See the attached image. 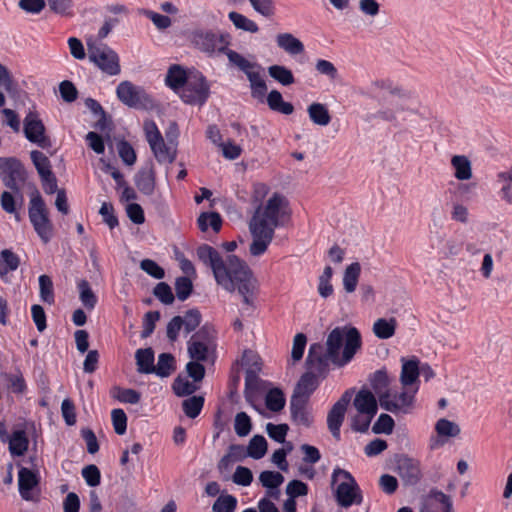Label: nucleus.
Returning <instances> with one entry per match:
<instances>
[{"label":"nucleus","instance_id":"obj_1","mask_svg":"<svg viewBox=\"0 0 512 512\" xmlns=\"http://www.w3.org/2000/svg\"><path fill=\"white\" fill-rule=\"evenodd\" d=\"M199 260L209 267L216 283L227 292L237 291L246 305H253L259 283L250 267L236 255L221 256L207 244L196 250Z\"/></svg>","mask_w":512,"mask_h":512},{"label":"nucleus","instance_id":"obj_2","mask_svg":"<svg viewBox=\"0 0 512 512\" xmlns=\"http://www.w3.org/2000/svg\"><path fill=\"white\" fill-rule=\"evenodd\" d=\"M289 200L281 193L274 192L268 200L259 204L249 222L253 241L249 251L253 256L264 254L274 238L275 228L289 220Z\"/></svg>","mask_w":512,"mask_h":512},{"label":"nucleus","instance_id":"obj_3","mask_svg":"<svg viewBox=\"0 0 512 512\" xmlns=\"http://www.w3.org/2000/svg\"><path fill=\"white\" fill-rule=\"evenodd\" d=\"M378 398L372 391L362 388L353 400L357 413L352 418L351 427L354 431L364 433L368 430L378 411Z\"/></svg>","mask_w":512,"mask_h":512},{"label":"nucleus","instance_id":"obj_4","mask_svg":"<svg viewBox=\"0 0 512 512\" xmlns=\"http://www.w3.org/2000/svg\"><path fill=\"white\" fill-rule=\"evenodd\" d=\"M326 352H357L362 347L359 330L350 325L336 326L326 338Z\"/></svg>","mask_w":512,"mask_h":512},{"label":"nucleus","instance_id":"obj_5","mask_svg":"<svg viewBox=\"0 0 512 512\" xmlns=\"http://www.w3.org/2000/svg\"><path fill=\"white\" fill-rule=\"evenodd\" d=\"M331 479L332 484L337 485L335 498L341 507L348 508L354 504H361L362 495L360 488L350 472L341 468H335Z\"/></svg>","mask_w":512,"mask_h":512},{"label":"nucleus","instance_id":"obj_6","mask_svg":"<svg viewBox=\"0 0 512 512\" xmlns=\"http://www.w3.org/2000/svg\"><path fill=\"white\" fill-rule=\"evenodd\" d=\"M28 214L37 235L44 243H48L53 235V225L49 219L48 208L37 189L31 194Z\"/></svg>","mask_w":512,"mask_h":512},{"label":"nucleus","instance_id":"obj_7","mask_svg":"<svg viewBox=\"0 0 512 512\" xmlns=\"http://www.w3.org/2000/svg\"><path fill=\"white\" fill-rule=\"evenodd\" d=\"M89 60L104 73L115 76L121 72L118 54L105 44H97L89 39L87 41Z\"/></svg>","mask_w":512,"mask_h":512},{"label":"nucleus","instance_id":"obj_8","mask_svg":"<svg viewBox=\"0 0 512 512\" xmlns=\"http://www.w3.org/2000/svg\"><path fill=\"white\" fill-rule=\"evenodd\" d=\"M418 387H403L401 391L389 389V392L380 397L379 405L382 409L393 414H408L414 405Z\"/></svg>","mask_w":512,"mask_h":512},{"label":"nucleus","instance_id":"obj_9","mask_svg":"<svg viewBox=\"0 0 512 512\" xmlns=\"http://www.w3.org/2000/svg\"><path fill=\"white\" fill-rule=\"evenodd\" d=\"M190 41L195 48L208 55L224 52L228 45L227 36L213 30L198 28L190 33Z\"/></svg>","mask_w":512,"mask_h":512},{"label":"nucleus","instance_id":"obj_10","mask_svg":"<svg viewBox=\"0 0 512 512\" xmlns=\"http://www.w3.org/2000/svg\"><path fill=\"white\" fill-rule=\"evenodd\" d=\"M210 94V87L205 77L199 72L190 73L188 81L182 87L180 97L185 103L203 105Z\"/></svg>","mask_w":512,"mask_h":512},{"label":"nucleus","instance_id":"obj_11","mask_svg":"<svg viewBox=\"0 0 512 512\" xmlns=\"http://www.w3.org/2000/svg\"><path fill=\"white\" fill-rule=\"evenodd\" d=\"M24 134L30 142L37 144L42 149L52 146L50 138L45 134L44 124L33 112L28 113L24 119Z\"/></svg>","mask_w":512,"mask_h":512},{"label":"nucleus","instance_id":"obj_12","mask_svg":"<svg viewBox=\"0 0 512 512\" xmlns=\"http://www.w3.org/2000/svg\"><path fill=\"white\" fill-rule=\"evenodd\" d=\"M217 348L216 331L213 327L204 325L191 336L187 352H215Z\"/></svg>","mask_w":512,"mask_h":512},{"label":"nucleus","instance_id":"obj_13","mask_svg":"<svg viewBox=\"0 0 512 512\" xmlns=\"http://www.w3.org/2000/svg\"><path fill=\"white\" fill-rule=\"evenodd\" d=\"M351 399V393L346 391L342 397L332 406L327 415V425L334 438H340V428L345 418L347 406Z\"/></svg>","mask_w":512,"mask_h":512},{"label":"nucleus","instance_id":"obj_14","mask_svg":"<svg viewBox=\"0 0 512 512\" xmlns=\"http://www.w3.org/2000/svg\"><path fill=\"white\" fill-rule=\"evenodd\" d=\"M116 93L123 104L133 108L141 106L148 100L146 93L130 81L121 82L117 86Z\"/></svg>","mask_w":512,"mask_h":512},{"label":"nucleus","instance_id":"obj_15","mask_svg":"<svg viewBox=\"0 0 512 512\" xmlns=\"http://www.w3.org/2000/svg\"><path fill=\"white\" fill-rule=\"evenodd\" d=\"M397 473L406 485H416L421 478V469L418 461L401 457L397 461Z\"/></svg>","mask_w":512,"mask_h":512},{"label":"nucleus","instance_id":"obj_16","mask_svg":"<svg viewBox=\"0 0 512 512\" xmlns=\"http://www.w3.org/2000/svg\"><path fill=\"white\" fill-rule=\"evenodd\" d=\"M421 512H453V503L442 491L431 490Z\"/></svg>","mask_w":512,"mask_h":512},{"label":"nucleus","instance_id":"obj_17","mask_svg":"<svg viewBox=\"0 0 512 512\" xmlns=\"http://www.w3.org/2000/svg\"><path fill=\"white\" fill-rule=\"evenodd\" d=\"M308 400L291 397L290 411L291 417L295 424L308 427L313 421L310 410L307 406Z\"/></svg>","mask_w":512,"mask_h":512},{"label":"nucleus","instance_id":"obj_18","mask_svg":"<svg viewBox=\"0 0 512 512\" xmlns=\"http://www.w3.org/2000/svg\"><path fill=\"white\" fill-rule=\"evenodd\" d=\"M420 376L419 361L416 358L405 360L402 358V370L400 381L403 387H418V378Z\"/></svg>","mask_w":512,"mask_h":512},{"label":"nucleus","instance_id":"obj_19","mask_svg":"<svg viewBox=\"0 0 512 512\" xmlns=\"http://www.w3.org/2000/svg\"><path fill=\"white\" fill-rule=\"evenodd\" d=\"M38 484L37 475L28 468H20L18 472L19 493L24 500L33 499V490Z\"/></svg>","mask_w":512,"mask_h":512},{"label":"nucleus","instance_id":"obj_20","mask_svg":"<svg viewBox=\"0 0 512 512\" xmlns=\"http://www.w3.org/2000/svg\"><path fill=\"white\" fill-rule=\"evenodd\" d=\"M192 360L187 363L186 370L188 375L195 381H201L205 375L204 363L215 360V354H190Z\"/></svg>","mask_w":512,"mask_h":512},{"label":"nucleus","instance_id":"obj_21","mask_svg":"<svg viewBox=\"0 0 512 512\" xmlns=\"http://www.w3.org/2000/svg\"><path fill=\"white\" fill-rule=\"evenodd\" d=\"M0 177L4 178H26V171L19 160L16 158L0 157Z\"/></svg>","mask_w":512,"mask_h":512},{"label":"nucleus","instance_id":"obj_22","mask_svg":"<svg viewBox=\"0 0 512 512\" xmlns=\"http://www.w3.org/2000/svg\"><path fill=\"white\" fill-rule=\"evenodd\" d=\"M135 184L140 192L152 195L155 190V171L153 167L142 168L135 176Z\"/></svg>","mask_w":512,"mask_h":512},{"label":"nucleus","instance_id":"obj_23","mask_svg":"<svg viewBox=\"0 0 512 512\" xmlns=\"http://www.w3.org/2000/svg\"><path fill=\"white\" fill-rule=\"evenodd\" d=\"M454 177L458 181H468L473 177L472 163L465 155H454L451 158Z\"/></svg>","mask_w":512,"mask_h":512},{"label":"nucleus","instance_id":"obj_24","mask_svg":"<svg viewBox=\"0 0 512 512\" xmlns=\"http://www.w3.org/2000/svg\"><path fill=\"white\" fill-rule=\"evenodd\" d=\"M318 385L317 377L311 372H305L298 381L292 397L308 400Z\"/></svg>","mask_w":512,"mask_h":512},{"label":"nucleus","instance_id":"obj_25","mask_svg":"<svg viewBox=\"0 0 512 512\" xmlns=\"http://www.w3.org/2000/svg\"><path fill=\"white\" fill-rule=\"evenodd\" d=\"M278 47L290 55H298L304 52L303 43L291 33H279L276 36Z\"/></svg>","mask_w":512,"mask_h":512},{"label":"nucleus","instance_id":"obj_26","mask_svg":"<svg viewBox=\"0 0 512 512\" xmlns=\"http://www.w3.org/2000/svg\"><path fill=\"white\" fill-rule=\"evenodd\" d=\"M188 76L180 65L174 64L168 69L165 82L172 90L178 92L188 81Z\"/></svg>","mask_w":512,"mask_h":512},{"label":"nucleus","instance_id":"obj_27","mask_svg":"<svg viewBox=\"0 0 512 512\" xmlns=\"http://www.w3.org/2000/svg\"><path fill=\"white\" fill-rule=\"evenodd\" d=\"M369 382L374 391V395L377 396L378 400H380L382 395L389 392L390 379L386 370L379 369L372 373L369 377Z\"/></svg>","mask_w":512,"mask_h":512},{"label":"nucleus","instance_id":"obj_28","mask_svg":"<svg viewBox=\"0 0 512 512\" xmlns=\"http://www.w3.org/2000/svg\"><path fill=\"white\" fill-rule=\"evenodd\" d=\"M496 182L500 186V196L502 200L512 205V166L498 172Z\"/></svg>","mask_w":512,"mask_h":512},{"label":"nucleus","instance_id":"obj_29","mask_svg":"<svg viewBox=\"0 0 512 512\" xmlns=\"http://www.w3.org/2000/svg\"><path fill=\"white\" fill-rule=\"evenodd\" d=\"M397 321L395 318H379L372 327L374 335L379 339H389L395 334Z\"/></svg>","mask_w":512,"mask_h":512},{"label":"nucleus","instance_id":"obj_30","mask_svg":"<svg viewBox=\"0 0 512 512\" xmlns=\"http://www.w3.org/2000/svg\"><path fill=\"white\" fill-rule=\"evenodd\" d=\"M306 372L318 377L329 367L328 358L324 354H308L305 361Z\"/></svg>","mask_w":512,"mask_h":512},{"label":"nucleus","instance_id":"obj_31","mask_svg":"<svg viewBox=\"0 0 512 512\" xmlns=\"http://www.w3.org/2000/svg\"><path fill=\"white\" fill-rule=\"evenodd\" d=\"M176 370V359L173 354H159L154 374L160 378L169 377Z\"/></svg>","mask_w":512,"mask_h":512},{"label":"nucleus","instance_id":"obj_32","mask_svg":"<svg viewBox=\"0 0 512 512\" xmlns=\"http://www.w3.org/2000/svg\"><path fill=\"white\" fill-rule=\"evenodd\" d=\"M310 120L319 126H327L331 121L328 108L322 104L314 102L307 109Z\"/></svg>","mask_w":512,"mask_h":512},{"label":"nucleus","instance_id":"obj_33","mask_svg":"<svg viewBox=\"0 0 512 512\" xmlns=\"http://www.w3.org/2000/svg\"><path fill=\"white\" fill-rule=\"evenodd\" d=\"M267 104L273 111L280 112L284 115H290L294 111L291 103L285 102L281 93L277 90H272L267 96Z\"/></svg>","mask_w":512,"mask_h":512},{"label":"nucleus","instance_id":"obj_34","mask_svg":"<svg viewBox=\"0 0 512 512\" xmlns=\"http://www.w3.org/2000/svg\"><path fill=\"white\" fill-rule=\"evenodd\" d=\"M9 451L13 456H22L28 448V439L22 430L14 431L8 438Z\"/></svg>","mask_w":512,"mask_h":512},{"label":"nucleus","instance_id":"obj_35","mask_svg":"<svg viewBox=\"0 0 512 512\" xmlns=\"http://www.w3.org/2000/svg\"><path fill=\"white\" fill-rule=\"evenodd\" d=\"M361 266L354 262L346 267L343 275V287L347 293H353L360 277Z\"/></svg>","mask_w":512,"mask_h":512},{"label":"nucleus","instance_id":"obj_36","mask_svg":"<svg viewBox=\"0 0 512 512\" xmlns=\"http://www.w3.org/2000/svg\"><path fill=\"white\" fill-rule=\"evenodd\" d=\"M111 397L125 404H137L141 399V394L129 388L114 386L110 391Z\"/></svg>","mask_w":512,"mask_h":512},{"label":"nucleus","instance_id":"obj_37","mask_svg":"<svg viewBox=\"0 0 512 512\" xmlns=\"http://www.w3.org/2000/svg\"><path fill=\"white\" fill-rule=\"evenodd\" d=\"M30 157L40 178L49 177L50 174H53L50 160L46 155H44V153L38 150H33L30 153Z\"/></svg>","mask_w":512,"mask_h":512},{"label":"nucleus","instance_id":"obj_38","mask_svg":"<svg viewBox=\"0 0 512 512\" xmlns=\"http://www.w3.org/2000/svg\"><path fill=\"white\" fill-rule=\"evenodd\" d=\"M248 80L251 86V94L255 99L263 101L267 92V85L258 71H251L247 73Z\"/></svg>","mask_w":512,"mask_h":512},{"label":"nucleus","instance_id":"obj_39","mask_svg":"<svg viewBox=\"0 0 512 512\" xmlns=\"http://www.w3.org/2000/svg\"><path fill=\"white\" fill-rule=\"evenodd\" d=\"M197 223L201 231L205 232L211 227L217 233L221 229L222 220L216 212H204L199 215Z\"/></svg>","mask_w":512,"mask_h":512},{"label":"nucleus","instance_id":"obj_40","mask_svg":"<svg viewBox=\"0 0 512 512\" xmlns=\"http://www.w3.org/2000/svg\"><path fill=\"white\" fill-rule=\"evenodd\" d=\"M79 299L83 306L88 310H93L97 304V297L92 291L87 280H81L78 283Z\"/></svg>","mask_w":512,"mask_h":512},{"label":"nucleus","instance_id":"obj_41","mask_svg":"<svg viewBox=\"0 0 512 512\" xmlns=\"http://www.w3.org/2000/svg\"><path fill=\"white\" fill-rule=\"evenodd\" d=\"M267 452V441L261 435H255L247 446V455L253 459H261Z\"/></svg>","mask_w":512,"mask_h":512},{"label":"nucleus","instance_id":"obj_42","mask_svg":"<svg viewBox=\"0 0 512 512\" xmlns=\"http://www.w3.org/2000/svg\"><path fill=\"white\" fill-rule=\"evenodd\" d=\"M228 17L237 29L250 33H257L259 31L258 25L241 13L232 11L229 13Z\"/></svg>","mask_w":512,"mask_h":512},{"label":"nucleus","instance_id":"obj_43","mask_svg":"<svg viewBox=\"0 0 512 512\" xmlns=\"http://www.w3.org/2000/svg\"><path fill=\"white\" fill-rule=\"evenodd\" d=\"M269 75L284 86H289L295 82L294 76L288 68L281 65H272L268 68Z\"/></svg>","mask_w":512,"mask_h":512},{"label":"nucleus","instance_id":"obj_44","mask_svg":"<svg viewBox=\"0 0 512 512\" xmlns=\"http://www.w3.org/2000/svg\"><path fill=\"white\" fill-rule=\"evenodd\" d=\"M435 431L441 438H452L459 435L460 427L453 421L441 418L436 422Z\"/></svg>","mask_w":512,"mask_h":512},{"label":"nucleus","instance_id":"obj_45","mask_svg":"<svg viewBox=\"0 0 512 512\" xmlns=\"http://www.w3.org/2000/svg\"><path fill=\"white\" fill-rule=\"evenodd\" d=\"M3 263H0V277H4L9 271H14L20 264L19 257L9 249L0 253Z\"/></svg>","mask_w":512,"mask_h":512},{"label":"nucleus","instance_id":"obj_46","mask_svg":"<svg viewBox=\"0 0 512 512\" xmlns=\"http://www.w3.org/2000/svg\"><path fill=\"white\" fill-rule=\"evenodd\" d=\"M333 276V269L330 266L324 268L323 273L318 278V293L322 298L330 297L334 288L331 284V278Z\"/></svg>","mask_w":512,"mask_h":512},{"label":"nucleus","instance_id":"obj_47","mask_svg":"<svg viewBox=\"0 0 512 512\" xmlns=\"http://www.w3.org/2000/svg\"><path fill=\"white\" fill-rule=\"evenodd\" d=\"M261 485L266 488H279L284 482V476L277 471H263L259 475Z\"/></svg>","mask_w":512,"mask_h":512},{"label":"nucleus","instance_id":"obj_48","mask_svg":"<svg viewBox=\"0 0 512 512\" xmlns=\"http://www.w3.org/2000/svg\"><path fill=\"white\" fill-rule=\"evenodd\" d=\"M39 290L40 298L43 302L48 303L49 305L54 303L53 282L48 275H41L39 277Z\"/></svg>","mask_w":512,"mask_h":512},{"label":"nucleus","instance_id":"obj_49","mask_svg":"<svg viewBox=\"0 0 512 512\" xmlns=\"http://www.w3.org/2000/svg\"><path fill=\"white\" fill-rule=\"evenodd\" d=\"M203 405L204 398L201 396H192L182 403L183 410L189 418H196L200 414Z\"/></svg>","mask_w":512,"mask_h":512},{"label":"nucleus","instance_id":"obj_50","mask_svg":"<svg viewBox=\"0 0 512 512\" xmlns=\"http://www.w3.org/2000/svg\"><path fill=\"white\" fill-rule=\"evenodd\" d=\"M238 362L245 372L258 374L262 368V359L259 354H242Z\"/></svg>","mask_w":512,"mask_h":512},{"label":"nucleus","instance_id":"obj_51","mask_svg":"<svg viewBox=\"0 0 512 512\" xmlns=\"http://www.w3.org/2000/svg\"><path fill=\"white\" fill-rule=\"evenodd\" d=\"M223 53L226 54V56L228 57L230 63H232L233 65L237 66L246 75H247V73H250L251 71H253L254 68L256 67L255 64L251 63L246 58H244L241 54H239V53H237V52H235L233 50H229V49L225 48V51Z\"/></svg>","mask_w":512,"mask_h":512},{"label":"nucleus","instance_id":"obj_52","mask_svg":"<svg viewBox=\"0 0 512 512\" xmlns=\"http://www.w3.org/2000/svg\"><path fill=\"white\" fill-rule=\"evenodd\" d=\"M151 150L155 156V158L160 163H172L175 160L176 157V151L168 147L164 140H162V145H155L154 147H151Z\"/></svg>","mask_w":512,"mask_h":512},{"label":"nucleus","instance_id":"obj_53","mask_svg":"<svg viewBox=\"0 0 512 512\" xmlns=\"http://www.w3.org/2000/svg\"><path fill=\"white\" fill-rule=\"evenodd\" d=\"M265 402L269 410L278 412L284 407L285 398L281 390L274 388L267 393Z\"/></svg>","mask_w":512,"mask_h":512},{"label":"nucleus","instance_id":"obj_54","mask_svg":"<svg viewBox=\"0 0 512 512\" xmlns=\"http://www.w3.org/2000/svg\"><path fill=\"white\" fill-rule=\"evenodd\" d=\"M252 424L250 417L245 412H239L235 416L234 429L239 437H245L251 432Z\"/></svg>","mask_w":512,"mask_h":512},{"label":"nucleus","instance_id":"obj_55","mask_svg":"<svg viewBox=\"0 0 512 512\" xmlns=\"http://www.w3.org/2000/svg\"><path fill=\"white\" fill-rule=\"evenodd\" d=\"M395 423L393 418L388 414H380L377 421L374 423L372 430L375 434H391L393 432Z\"/></svg>","mask_w":512,"mask_h":512},{"label":"nucleus","instance_id":"obj_56","mask_svg":"<svg viewBox=\"0 0 512 512\" xmlns=\"http://www.w3.org/2000/svg\"><path fill=\"white\" fill-rule=\"evenodd\" d=\"M137 370L143 374H154L155 354H135Z\"/></svg>","mask_w":512,"mask_h":512},{"label":"nucleus","instance_id":"obj_57","mask_svg":"<svg viewBox=\"0 0 512 512\" xmlns=\"http://www.w3.org/2000/svg\"><path fill=\"white\" fill-rule=\"evenodd\" d=\"M292 444L287 443L285 447L277 449L274 451L271 457V461L275 464L281 471H288V462L286 460L287 454L292 451Z\"/></svg>","mask_w":512,"mask_h":512},{"label":"nucleus","instance_id":"obj_58","mask_svg":"<svg viewBox=\"0 0 512 512\" xmlns=\"http://www.w3.org/2000/svg\"><path fill=\"white\" fill-rule=\"evenodd\" d=\"M140 13L149 18L159 30H165L172 24V21L168 16L156 13L154 11L142 9L140 10Z\"/></svg>","mask_w":512,"mask_h":512},{"label":"nucleus","instance_id":"obj_59","mask_svg":"<svg viewBox=\"0 0 512 512\" xmlns=\"http://www.w3.org/2000/svg\"><path fill=\"white\" fill-rule=\"evenodd\" d=\"M237 500L232 495L220 496L212 506L214 512H234Z\"/></svg>","mask_w":512,"mask_h":512},{"label":"nucleus","instance_id":"obj_60","mask_svg":"<svg viewBox=\"0 0 512 512\" xmlns=\"http://www.w3.org/2000/svg\"><path fill=\"white\" fill-rule=\"evenodd\" d=\"M193 289L192 281L188 277H179L175 281L176 296L179 300H186Z\"/></svg>","mask_w":512,"mask_h":512},{"label":"nucleus","instance_id":"obj_61","mask_svg":"<svg viewBox=\"0 0 512 512\" xmlns=\"http://www.w3.org/2000/svg\"><path fill=\"white\" fill-rule=\"evenodd\" d=\"M266 432L269 437L276 442L284 443L288 432V426L286 424H273L268 423L266 425Z\"/></svg>","mask_w":512,"mask_h":512},{"label":"nucleus","instance_id":"obj_62","mask_svg":"<svg viewBox=\"0 0 512 512\" xmlns=\"http://www.w3.org/2000/svg\"><path fill=\"white\" fill-rule=\"evenodd\" d=\"M154 295L164 304L170 305L174 302V295L171 287L165 283H158L153 291Z\"/></svg>","mask_w":512,"mask_h":512},{"label":"nucleus","instance_id":"obj_63","mask_svg":"<svg viewBox=\"0 0 512 512\" xmlns=\"http://www.w3.org/2000/svg\"><path fill=\"white\" fill-rule=\"evenodd\" d=\"M183 326L186 333L195 330L201 322V314L197 309H191L182 317Z\"/></svg>","mask_w":512,"mask_h":512},{"label":"nucleus","instance_id":"obj_64","mask_svg":"<svg viewBox=\"0 0 512 512\" xmlns=\"http://www.w3.org/2000/svg\"><path fill=\"white\" fill-rule=\"evenodd\" d=\"M119 156L127 165H133L136 162V154L132 146L126 141H120L117 144Z\"/></svg>","mask_w":512,"mask_h":512}]
</instances>
